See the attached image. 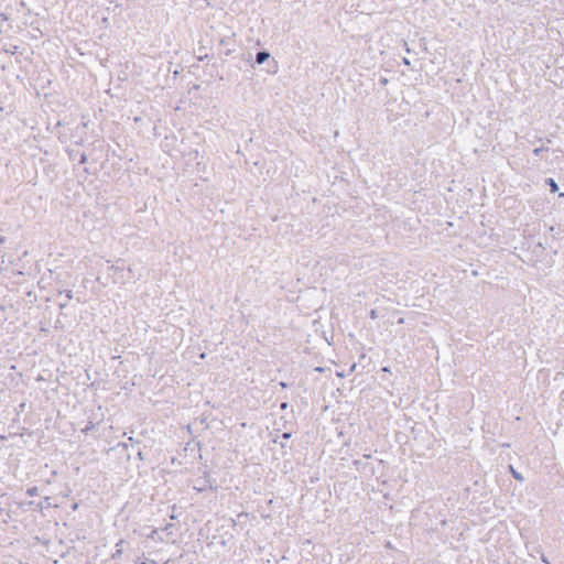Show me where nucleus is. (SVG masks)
Returning a JSON list of instances; mask_svg holds the SVG:
<instances>
[{"label": "nucleus", "mask_w": 564, "mask_h": 564, "mask_svg": "<svg viewBox=\"0 0 564 564\" xmlns=\"http://www.w3.org/2000/svg\"><path fill=\"white\" fill-rule=\"evenodd\" d=\"M172 527H173L172 524H166L164 530L169 531V534H172V531H171Z\"/></svg>", "instance_id": "7"}, {"label": "nucleus", "mask_w": 564, "mask_h": 564, "mask_svg": "<svg viewBox=\"0 0 564 564\" xmlns=\"http://www.w3.org/2000/svg\"><path fill=\"white\" fill-rule=\"evenodd\" d=\"M156 533H158V530H154V531L152 532L151 536H152V538H154Z\"/></svg>", "instance_id": "11"}, {"label": "nucleus", "mask_w": 564, "mask_h": 564, "mask_svg": "<svg viewBox=\"0 0 564 564\" xmlns=\"http://www.w3.org/2000/svg\"><path fill=\"white\" fill-rule=\"evenodd\" d=\"M286 408H288V403H286V402H284V403H282V404H281V409H282V410H285Z\"/></svg>", "instance_id": "9"}, {"label": "nucleus", "mask_w": 564, "mask_h": 564, "mask_svg": "<svg viewBox=\"0 0 564 564\" xmlns=\"http://www.w3.org/2000/svg\"><path fill=\"white\" fill-rule=\"evenodd\" d=\"M511 471L513 474V477L518 480H522V476L520 474H518L512 467H511Z\"/></svg>", "instance_id": "4"}, {"label": "nucleus", "mask_w": 564, "mask_h": 564, "mask_svg": "<svg viewBox=\"0 0 564 564\" xmlns=\"http://www.w3.org/2000/svg\"><path fill=\"white\" fill-rule=\"evenodd\" d=\"M547 183H549V185L551 187V192L555 193V192L558 191V185H557V183L553 178H549Z\"/></svg>", "instance_id": "2"}, {"label": "nucleus", "mask_w": 564, "mask_h": 564, "mask_svg": "<svg viewBox=\"0 0 564 564\" xmlns=\"http://www.w3.org/2000/svg\"><path fill=\"white\" fill-rule=\"evenodd\" d=\"M140 564H147L145 562H141Z\"/></svg>", "instance_id": "14"}, {"label": "nucleus", "mask_w": 564, "mask_h": 564, "mask_svg": "<svg viewBox=\"0 0 564 564\" xmlns=\"http://www.w3.org/2000/svg\"><path fill=\"white\" fill-rule=\"evenodd\" d=\"M560 196H561V197H564V193H561V194H560Z\"/></svg>", "instance_id": "13"}, {"label": "nucleus", "mask_w": 564, "mask_h": 564, "mask_svg": "<svg viewBox=\"0 0 564 564\" xmlns=\"http://www.w3.org/2000/svg\"><path fill=\"white\" fill-rule=\"evenodd\" d=\"M172 527H173L172 524H166L164 530L169 531V534H172V531H171Z\"/></svg>", "instance_id": "6"}, {"label": "nucleus", "mask_w": 564, "mask_h": 564, "mask_svg": "<svg viewBox=\"0 0 564 564\" xmlns=\"http://www.w3.org/2000/svg\"><path fill=\"white\" fill-rule=\"evenodd\" d=\"M283 437H284V438H290V437H291V434H290V433H284V434H283Z\"/></svg>", "instance_id": "10"}, {"label": "nucleus", "mask_w": 564, "mask_h": 564, "mask_svg": "<svg viewBox=\"0 0 564 564\" xmlns=\"http://www.w3.org/2000/svg\"><path fill=\"white\" fill-rule=\"evenodd\" d=\"M28 495L29 496H36L37 495V488L36 487L29 488L28 489Z\"/></svg>", "instance_id": "3"}, {"label": "nucleus", "mask_w": 564, "mask_h": 564, "mask_svg": "<svg viewBox=\"0 0 564 564\" xmlns=\"http://www.w3.org/2000/svg\"><path fill=\"white\" fill-rule=\"evenodd\" d=\"M323 370H324V369H323V368H321V367H317V368H316V371L322 372Z\"/></svg>", "instance_id": "12"}, {"label": "nucleus", "mask_w": 564, "mask_h": 564, "mask_svg": "<svg viewBox=\"0 0 564 564\" xmlns=\"http://www.w3.org/2000/svg\"><path fill=\"white\" fill-rule=\"evenodd\" d=\"M543 150H544L543 148H536V149H534V150H533V153H534L535 155H540V153H541Z\"/></svg>", "instance_id": "5"}, {"label": "nucleus", "mask_w": 564, "mask_h": 564, "mask_svg": "<svg viewBox=\"0 0 564 564\" xmlns=\"http://www.w3.org/2000/svg\"><path fill=\"white\" fill-rule=\"evenodd\" d=\"M403 63H404L405 65H410V64H411L410 59H409V58H406V57H404V58H403Z\"/></svg>", "instance_id": "8"}, {"label": "nucleus", "mask_w": 564, "mask_h": 564, "mask_svg": "<svg viewBox=\"0 0 564 564\" xmlns=\"http://www.w3.org/2000/svg\"><path fill=\"white\" fill-rule=\"evenodd\" d=\"M269 57L270 54L268 52H259L256 56V61L258 64H263Z\"/></svg>", "instance_id": "1"}]
</instances>
